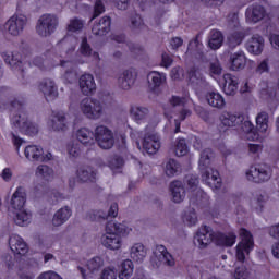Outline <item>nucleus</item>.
<instances>
[{"label":"nucleus","mask_w":279,"mask_h":279,"mask_svg":"<svg viewBox=\"0 0 279 279\" xmlns=\"http://www.w3.org/2000/svg\"><path fill=\"white\" fill-rule=\"evenodd\" d=\"M274 175V170L271 166L267 163H259L252 166L246 172V178L250 182H255V184H263L264 182H269Z\"/></svg>","instance_id":"f257e3e1"},{"label":"nucleus","mask_w":279,"mask_h":279,"mask_svg":"<svg viewBox=\"0 0 279 279\" xmlns=\"http://www.w3.org/2000/svg\"><path fill=\"white\" fill-rule=\"evenodd\" d=\"M80 110L87 119H101V114H104V106H101V101L95 98H84L80 102Z\"/></svg>","instance_id":"f03ea898"},{"label":"nucleus","mask_w":279,"mask_h":279,"mask_svg":"<svg viewBox=\"0 0 279 279\" xmlns=\"http://www.w3.org/2000/svg\"><path fill=\"white\" fill-rule=\"evenodd\" d=\"M11 125L22 134H26V136H36L38 134V125L31 122L25 113H16L11 119Z\"/></svg>","instance_id":"7ed1b4c3"},{"label":"nucleus","mask_w":279,"mask_h":279,"mask_svg":"<svg viewBox=\"0 0 279 279\" xmlns=\"http://www.w3.org/2000/svg\"><path fill=\"white\" fill-rule=\"evenodd\" d=\"M58 29V16L53 14H44L39 17L36 32L43 38H47V36H51Z\"/></svg>","instance_id":"20e7f679"},{"label":"nucleus","mask_w":279,"mask_h":279,"mask_svg":"<svg viewBox=\"0 0 279 279\" xmlns=\"http://www.w3.org/2000/svg\"><path fill=\"white\" fill-rule=\"evenodd\" d=\"M241 242L236 246V258L240 263L245 262V254L254 250V238L246 229L240 230Z\"/></svg>","instance_id":"39448f33"},{"label":"nucleus","mask_w":279,"mask_h":279,"mask_svg":"<svg viewBox=\"0 0 279 279\" xmlns=\"http://www.w3.org/2000/svg\"><path fill=\"white\" fill-rule=\"evenodd\" d=\"M94 138L101 149H112L114 147V133L105 125L95 129Z\"/></svg>","instance_id":"423d86ee"},{"label":"nucleus","mask_w":279,"mask_h":279,"mask_svg":"<svg viewBox=\"0 0 279 279\" xmlns=\"http://www.w3.org/2000/svg\"><path fill=\"white\" fill-rule=\"evenodd\" d=\"M24 155L31 162H49L51 160V153L45 154L43 147L38 145H28L24 149Z\"/></svg>","instance_id":"0eeeda50"},{"label":"nucleus","mask_w":279,"mask_h":279,"mask_svg":"<svg viewBox=\"0 0 279 279\" xmlns=\"http://www.w3.org/2000/svg\"><path fill=\"white\" fill-rule=\"evenodd\" d=\"M185 182L191 191L190 202L192 204H201L202 199L206 197V193H204V191H202V189L198 187L199 179H197V177L194 174H187L185 177Z\"/></svg>","instance_id":"6e6552de"},{"label":"nucleus","mask_w":279,"mask_h":279,"mask_svg":"<svg viewBox=\"0 0 279 279\" xmlns=\"http://www.w3.org/2000/svg\"><path fill=\"white\" fill-rule=\"evenodd\" d=\"M27 25V17L24 15H13L4 24V29L10 36H21Z\"/></svg>","instance_id":"1a4fd4ad"},{"label":"nucleus","mask_w":279,"mask_h":279,"mask_svg":"<svg viewBox=\"0 0 279 279\" xmlns=\"http://www.w3.org/2000/svg\"><path fill=\"white\" fill-rule=\"evenodd\" d=\"M2 58L5 64L12 69V71L16 72L20 75L21 80H25V69H23V61L21 58V53L14 52H4Z\"/></svg>","instance_id":"9d476101"},{"label":"nucleus","mask_w":279,"mask_h":279,"mask_svg":"<svg viewBox=\"0 0 279 279\" xmlns=\"http://www.w3.org/2000/svg\"><path fill=\"white\" fill-rule=\"evenodd\" d=\"M215 158V153L213 149L206 148L201 153V158L198 161V169L201 171V175L203 180H208V174L210 173V162Z\"/></svg>","instance_id":"9b49d317"},{"label":"nucleus","mask_w":279,"mask_h":279,"mask_svg":"<svg viewBox=\"0 0 279 279\" xmlns=\"http://www.w3.org/2000/svg\"><path fill=\"white\" fill-rule=\"evenodd\" d=\"M39 90L43 93L46 101L58 99V85H56V81L51 78H44L39 83Z\"/></svg>","instance_id":"f8f14e48"},{"label":"nucleus","mask_w":279,"mask_h":279,"mask_svg":"<svg viewBox=\"0 0 279 279\" xmlns=\"http://www.w3.org/2000/svg\"><path fill=\"white\" fill-rule=\"evenodd\" d=\"M215 236L213 235V231L210 227L204 226L203 228L198 229L196 235L194 236V243L201 250L208 247L213 243Z\"/></svg>","instance_id":"ddd939ff"},{"label":"nucleus","mask_w":279,"mask_h":279,"mask_svg":"<svg viewBox=\"0 0 279 279\" xmlns=\"http://www.w3.org/2000/svg\"><path fill=\"white\" fill-rule=\"evenodd\" d=\"M119 215V205L117 203L111 204L108 211L94 210L87 213L86 219L89 221H99V219H114Z\"/></svg>","instance_id":"4468645a"},{"label":"nucleus","mask_w":279,"mask_h":279,"mask_svg":"<svg viewBox=\"0 0 279 279\" xmlns=\"http://www.w3.org/2000/svg\"><path fill=\"white\" fill-rule=\"evenodd\" d=\"M219 120L223 128H241V124L245 121V116L223 111L220 114Z\"/></svg>","instance_id":"2eb2a0df"},{"label":"nucleus","mask_w":279,"mask_h":279,"mask_svg":"<svg viewBox=\"0 0 279 279\" xmlns=\"http://www.w3.org/2000/svg\"><path fill=\"white\" fill-rule=\"evenodd\" d=\"M143 149L150 156L160 149V136L157 133H148L144 136Z\"/></svg>","instance_id":"dca6fc26"},{"label":"nucleus","mask_w":279,"mask_h":279,"mask_svg":"<svg viewBox=\"0 0 279 279\" xmlns=\"http://www.w3.org/2000/svg\"><path fill=\"white\" fill-rule=\"evenodd\" d=\"M137 73L134 69L123 71L118 77V85L122 90H130L136 82Z\"/></svg>","instance_id":"f3484780"},{"label":"nucleus","mask_w":279,"mask_h":279,"mask_svg":"<svg viewBox=\"0 0 279 279\" xmlns=\"http://www.w3.org/2000/svg\"><path fill=\"white\" fill-rule=\"evenodd\" d=\"M246 51L253 56H260L265 49V38L260 35H253L245 44Z\"/></svg>","instance_id":"a211bd4d"},{"label":"nucleus","mask_w":279,"mask_h":279,"mask_svg":"<svg viewBox=\"0 0 279 279\" xmlns=\"http://www.w3.org/2000/svg\"><path fill=\"white\" fill-rule=\"evenodd\" d=\"M186 56L195 58V60H201L202 62L206 60V54L204 53V45L199 43L197 36L194 39L190 40L187 45Z\"/></svg>","instance_id":"6ab92c4d"},{"label":"nucleus","mask_w":279,"mask_h":279,"mask_svg":"<svg viewBox=\"0 0 279 279\" xmlns=\"http://www.w3.org/2000/svg\"><path fill=\"white\" fill-rule=\"evenodd\" d=\"M27 202V192H25V187L19 186L15 192L11 196L10 206L13 210H23L25 208V204Z\"/></svg>","instance_id":"aec40b11"},{"label":"nucleus","mask_w":279,"mask_h":279,"mask_svg":"<svg viewBox=\"0 0 279 279\" xmlns=\"http://www.w3.org/2000/svg\"><path fill=\"white\" fill-rule=\"evenodd\" d=\"M73 215V209L70 206H63L58 209L52 217V226L53 228H60V226H64L69 219H71Z\"/></svg>","instance_id":"412c9836"},{"label":"nucleus","mask_w":279,"mask_h":279,"mask_svg":"<svg viewBox=\"0 0 279 279\" xmlns=\"http://www.w3.org/2000/svg\"><path fill=\"white\" fill-rule=\"evenodd\" d=\"M10 250L13 254H19L20 256H25L28 252L27 243L25 240L17 234H12L9 239Z\"/></svg>","instance_id":"4be33fe9"},{"label":"nucleus","mask_w":279,"mask_h":279,"mask_svg":"<svg viewBox=\"0 0 279 279\" xmlns=\"http://www.w3.org/2000/svg\"><path fill=\"white\" fill-rule=\"evenodd\" d=\"M147 82L149 90L156 93L167 82V75L158 71H151L147 74Z\"/></svg>","instance_id":"5701e85b"},{"label":"nucleus","mask_w":279,"mask_h":279,"mask_svg":"<svg viewBox=\"0 0 279 279\" xmlns=\"http://www.w3.org/2000/svg\"><path fill=\"white\" fill-rule=\"evenodd\" d=\"M78 86L83 95H93L97 90V84H95V77L92 74H83L78 80Z\"/></svg>","instance_id":"b1692460"},{"label":"nucleus","mask_w":279,"mask_h":279,"mask_svg":"<svg viewBox=\"0 0 279 279\" xmlns=\"http://www.w3.org/2000/svg\"><path fill=\"white\" fill-rule=\"evenodd\" d=\"M59 64H60V66L65 69L64 78L70 84H73V82H75V80H77V71L75 70V63H73L72 61H64L62 59H59V61H56L53 63V66H59Z\"/></svg>","instance_id":"393cba45"},{"label":"nucleus","mask_w":279,"mask_h":279,"mask_svg":"<svg viewBox=\"0 0 279 279\" xmlns=\"http://www.w3.org/2000/svg\"><path fill=\"white\" fill-rule=\"evenodd\" d=\"M101 245L107 247V250H120L122 245L121 236L107 231V233L101 236Z\"/></svg>","instance_id":"a878e982"},{"label":"nucleus","mask_w":279,"mask_h":279,"mask_svg":"<svg viewBox=\"0 0 279 279\" xmlns=\"http://www.w3.org/2000/svg\"><path fill=\"white\" fill-rule=\"evenodd\" d=\"M265 8L260 4H253L246 9V19L251 21V23H258V21H263L265 19Z\"/></svg>","instance_id":"bb28decb"},{"label":"nucleus","mask_w":279,"mask_h":279,"mask_svg":"<svg viewBox=\"0 0 279 279\" xmlns=\"http://www.w3.org/2000/svg\"><path fill=\"white\" fill-rule=\"evenodd\" d=\"M230 69L231 71H242V69H245V64H247V58L245 57V52L238 51L230 54Z\"/></svg>","instance_id":"cd10ccee"},{"label":"nucleus","mask_w":279,"mask_h":279,"mask_svg":"<svg viewBox=\"0 0 279 279\" xmlns=\"http://www.w3.org/2000/svg\"><path fill=\"white\" fill-rule=\"evenodd\" d=\"M170 191L172 195V202H174V204H182V202H184V198L186 197V191L184 190L182 182H172L170 184Z\"/></svg>","instance_id":"c85d7f7f"},{"label":"nucleus","mask_w":279,"mask_h":279,"mask_svg":"<svg viewBox=\"0 0 279 279\" xmlns=\"http://www.w3.org/2000/svg\"><path fill=\"white\" fill-rule=\"evenodd\" d=\"M223 80H225L223 93L229 96L236 95V90H239V77L232 74H225Z\"/></svg>","instance_id":"c756f323"},{"label":"nucleus","mask_w":279,"mask_h":279,"mask_svg":"<svg viewBox=\"0 0 279 279\" xmlns=\"http://www.w3.org/2000/svg\"><path fill=\"white\" fill-rule=\"evenodd\" d=\"M111 20L110 16H104L96 22L92 27V33L94 36H106L110 32Z\"/></svg>","instance_id":"7c9ffc66"},{"label":"nucleus","mask_w":279,"mask_h":279,"mask_svg":"<svg viewBox=\"0 0 279 279\" xmlns=\"http://www.w3.org/2000/svg\"><path fill=\"white\" fill-rule=\"evenodd\" d=\"M202 182L207 184L209 189H213V190L221 189V178L219 177V171L213 168H210V171L207 174V180H204V178L202 177Z\"/></svg>","instance_id":"2f4dec72"},{"label":"nucleus","mask_w":279,"mask_h":279,"mask_svg":"<svg viewBox=\"0 0 279 279\" xmlns=\"http://www.w3.org/2000/svg\"><path fill=\"white\" fill-rule=\"evenodd\" d=\"M77 141L82 145H95V133L87 128H82L76 132Z\"/></svg>","instance_id":"473e14b6"},{"label":"nucleus","mask_w":279,"mask_h":279,"mask_svg":"<svg viewBox=\"0 0 279 279\" xmlns=\"http://www.w3.org/2000/svg\"><path fill=\"white\" fill-rule=\"evenodd\" d=\"M206 100L211 106V108H218V110L226 108V99H223V96H221L219 93H207Z\"/></svg>","instance_id":"72a5a7b5"},{"label":"nucleus","mask_w":279,"mask_h":279,"mask_svg":"<svg viewBox=\"0 0 279 279\" xmlns=\"http://www.w3.org/2000/svg\"><path fill=\"white\" fill-rule=\"evenodd\" d=\"M130 114L136 123H143L149 117V109L147 107L133 106L130 109Z\"/></svg>","instance_id":"f704fd0d"},{"label":"nucleus","mask_w":279,"mask_h":279,"mask_svg":"<svg viewBox=\"0 0 279 279\" xmlns=\"http://www.w3.org/2000/svg\"><path fill=\"white\" fill-rule=\"evenodd\" d=\"M76 175L80 182H93L97 172L92 167H81L76 171Z\"/></svg>","instance_id":"c9c22d12"},{"label":"nucleus","mask_w":279,"mask_h":279,"mask_svg":"<svg viewBox=\"0 0 279 279\" xmlns=\"http://www.w3.org/2000/svg\"><path fill=\"white\" fill-rule=\"evenodd\" d=\"M146 256L147 250H145V245L136 243L131 247V258L135 260V263H143Z\"/></svg>","instance_id":"e433bc0d"},{"label":"nucleus","mask_w":279,"mask_h":279,"mask_svg":"<svg viewBox=\"0 0 279 279\" xmlns=\"http://www.w3.org/2000/svg\"><path fill=\"white\" fill-rule=\"evenodd\" d=\"M51 128L54 132H64V130H66V117L64 113H56L52 116Z\"/></svg>","instance_id":"4c0bfd02"},{"label":"nucleus","mask_w":279,"mask_h":279,"mask_svg":"<svg viewBox=\"0 0 279 279\" xmlns=\"http://www.w3.org/2000/svg\"><path fill=\"white\" fill-rule=\"evenodd\" d=\"M157 252H159V260L163 263V265H167L168 267H173L175 265V259L173 258V255L167 251V247L165 245H157Z\"/></svg>","instance_id":"58836bf2"},{"label":"nucleus","mask_w":279,"mask_h":279,"mask_svg":"<svg viewBox=\"0 0 279 279\" xmlns=\"http://www.w3.org/2000/svg\"><path fill=\"white\" fill-rule=\"evenodd\" d=\"M132 274H134V263L131 259H125L120 265V272L118 275V278L130 279L132 278Z\"/></svg>","instance_id":"ea45409f"},{"label":"nucleus","mask_w":279,"mask_h":279,"mask_svg":"<svg viewBox=\"0 0 279 279\" xmlns=\"http://www.w3.org/2000/svg\"><path fill=\"white\" fill-rule=\"evenodd\" d=\"M256 128L258 132L265 134L269 130V113L262 111L256 117Z\"/></svg>","instance_id":"a19ab883"},{"label":"nucleus","mask_w":279,"mask_h":279,"mask_svg":"<svg viewBox=\"0 0 279 279\" xmlns=\"http://www.w3.org/2000/svg\"><path fill=\"white\" fill-rule=\"evenodd\" d=\"M208 45L210 49H219L223 45V35L217 29H213L209 34Z\"/></svg>","instance_id":"79ce46f5"},{"label":"nucleus","mask_w":279,"mask_h":279,"mask_svg":"<svg viewBox=\"0 0 279 279\" xmlns=\"http://www.w3.org/2000/svg\"><path fill=\"white\" fill-rule=\"evenodd\" d=\"M106 232H111V234H117L118 236L119 234H122V236H124V234L130 233V229H128L125 225L119 222H108L106 226Z\"/></svg>","instance_id":"37998d69"},{"label":"nucleus","mask_w":279,"mask_h":279,"mask_svg":"<svg viewBox=\"0 0 279 279\" xmlns=\"http://www.w3.org/2000/svg\"><path fill=\"white\" fill-rule=\"evenodd\" d=\"M190 83L192 86H202L206 80L204 78V75H202V72H199L195 68H191L187 72Z\"/></svg>","instance_id":"c03bdc74"},{"label":"nucleus","mask_w":279,"mask_h":279,"mask_svg":"<svg viewBox=\"0 0 279 279\" xmlns=\"http://www.w3.org/2000/svg\"><path fill=\"white\" fill-rule=\"evenodd\" d=\"M58 49H64L65 53H73L75 51V38L64 37L57 44Z\"/></svg>","instance_id":"a18cd8bd"},{"label":"nucleus","mask_w":279,"mask_h":279,"mask_svg":"<svg viewBox=\"0 0 279 279\" xmlns=\"http://www.w3.org/2000/svg\"><path fill=\"white\" fill-rule=\"evenodd\" d=\"M217 243L219 245H225L226 247H232V245L236 243V235L234 233H219L217 235Z\"/></svg>","instance_id":"49530a36"},{"label":"nucleus","mask_w":279,"mask_h":279,"mask_svg":"<svg viewBox=\"0 0 279 279\" xmlns=\"http://www.w3.org/2000/svg\"><path fill=\"white\" fill-rule=\"evenodd\" d=\"M180 172V163L175 161V159H169L166 162L165 173L168 178H173V175H178Z\"/></svg>","instance_id":"de8ad7c7"},{"label":"nucleus","mask_w":279,"mask_h":279,"mask_svg":"<svg viewBox=\"0 0 279 279\" xmlns=\"http://www.w3.org/2000/svg\"><path fill=\"white\" fill-rule=\"evenodd\" d=\"M243 38H245V34L242 32H234L228 36V46L230 49H234L243 43Z\"/></svg>","instance_id":"09e8293b"},{"label":"nucleus","mask_w":279,"mask_h":279,"mask_svg":"<svg viewBox=\"0 0 279 279\" xmlns=\"http://www.w3.org/2000/svg\"><path fill=\"white\" fill-rule=\"evenodd\" d=\"M29 219H32V215L27 213L26 210H17L16 216L14 218V222L16 226L25 227L29 226Z\"/></svg>","instance_id":"8fccbe9b"},{"label":"nucleus","mask_w":279,"mask_h":279,"mask_svg":"<svg viewBox=\"0 0 279 279\" xmlns=\"http://www.w3.org/2000/svg\"><path fill=\"white\" fill-rule=\"evenodd\" d=\"M82 29H84V21L77 17L71 19L66 26V32L69 34H75L82 32Z\"/></svg>","instance_id":"3c124183"},{"label":"nucleus","mask_w":279,"mask_h":279,"mask_svg":"<svg viewBox=\"0 0 279 279\" xmlns=\"http://www.w3.org/2000/svg\"><path fill=\"white\" fill-rule=\"evenodd\" d=\"M104 267V259L99 256L93 257L87 262V269L90 274H97Z\"/></svg>","instance_id":"603ef678"},{"label":"nucleus","mask_w":279,"mask_h":279,"mask_svg":"<svg viewBox=\"0 0 279 279\" xmlns=\"http://www.w3.org/2000/svg\"><path fill=\"white\" fill-rule=\"evenodd\" d=\"M108 165L113 173H121V169H123V158L113 156L109 159Z\"/></svg>","instance_id":"864d4df0"},{"label":"nucleus","mask_w":279,"mask_h":279,"mask_svg":"<svg viewBox=\"0 0 279 279\" xmlns=\"http://www.w3.org/2000/svg\"><path fill=\"white\" fill-rule=\"evenodd\" d=\"M36 175L44 178V180H51L53 178V169L49 168V166L40 165L36 169Z\"/></svg>","instance_id":"5fc2aeb1"},{"label":"nucleus","mask_w":279,"mask_h":279,"mask_svg":"<svg viewBox=\"0 0 279 279\" xmlns=\"http://www.w3.org/2000/svg\"><path fill=\"white\" fill-rule=\"evenodd\" d=\"M130 27L134 31L145 29V22H143V17L137 13H133L130 17Z\"/></svg>","instance_id":"6e6d98bb"},{"label":"nucleus","mask_w":279,"mask_h":279,"mask_svg":"<svg viewBox=\"0 0 279 279\" xmlns=\"http://www.w3.org/2000/svg\"><path fill=\"white\" fill-rule=\"evenodd\" d=\"M174 154L179 158L182 156H186L189 154V146L186 145V140L184 138H179L177 141V145L174 148Z\"/></svg>","instance_id":"4d7b16f0"},{"label":"nucleus","mask_w":279,"mask_h":279,"mask_svg":"<svg viewBox=\"0 0 279 279\" xmlns=\"http://www.w3.org/2000/svg\"><path fill=\"white\" fill-rule=\"evenodd\" d=\"M183 222L186 226H195V223H197V214L195 213V209L190 208L184 213Z\"/></svg>","instance_id":"13d9d810"},{"label":"nucleus","mask_w":279,"mask_h":279,"mask_svg":"<svg viewBox=\"0 0 279 279\" xmlns=\"http://www.w3.org/2000/svg\"><path fill=\"white\" fill-rule=\"evenodd\" d=\"M223 68H221V63L219 60L215 59L209 63V73L210 75H221Z\"/></svg>","instance_id":"bf43d9fd"},{"label":"nucleus","mask_w":279,"mask_h":279,"mask_svg":"<svg viewBox=\"0 0 279 279\" xmlns=\"http://www.w3.org/2000/svg\"><path fill=\"white\" fill-rule=\"evenodd\" d=\"M81 53L86 58H88L89 56H93V48H90V45L88 44V39L86 37L82 38Z\"/></svg>","instance_id":"052dcab7"},{"label":"nucleus","mask_w":279,"mask_h":279,"mask_svg":"<svg viewBox=\"0 0 279 279\" xmlns=\"http://www.w3.org/2000/svg\"><path fill=\"white\" fill-rule=\"evenodd\" d=\"M68 153L73 157L77 158L82 154V148H80V144L75 142H71L68 144Z\"/></svg>","instance_id":"680f3d73"},{"label":"nucleus","mask_w":279,"mask_h":279,"mask_svg":"<svg viewBox=\"0 0 279 279\" xmlns=\"http://www.w3.org/2000/svg\"><path fill=\"white\" fill-rule=\"evenodd\" d=\"M241 130L245 132V134H248V136H252L254 134V124L250 120H245L240 124Z\"/></svg>","instance_id":"e2e57ef3"},{"label":"nucleus","mask_w":279,"mask_h":279,"mask_svg":"<svg viewBox=\"0 0 279 279\" xmlns=\"http://www.w3.org/2000/svg\"><path fill=\"white\" fill-rule=\"evenodd\" d=\"M100 279H117V268H105L101 272Z\"/></svg>","instance_id":"0e129e2a"},{"label":"nucleus","mask_w":279,"mask_h":279,"mask_svg":"<svg viewBox=\"0 0 279 279\" xmlns=\"http://www.w3.org/2000/svg\"><path fill=\"white\" fill-rule=\"evenodd\" d=\"M256 73L263 75V73H269V59H264L256 68Z\"/></svg>","instance_id":"69168bd1"},{"label":"nucleus","mask_w":279,"mask_h":279,"mask_svg":"<svg viewBox=\"0 0 279 279\" xmlns=\"http://www.w3.org/2000/svg\"><path fill=\"white\" fill-rule=\"evenodd\" d=\"M235 279H247L250 278V272H247V268L244 266L238 267L234 272Z\"/></svg>","instance_id":"338daca9"},{"label":"nucleus","mask_w":279,"mask_h":279,"mask_svg":"<svg viewBox=\"0 0 279 279\" xmlns=\"http://www.w3.org/2000/svg\"><path fill=\"white\" fill-rule=\"evenodd\" d=\"M170 77L172 80H182L184 77V70L180 66L172 68Z\"/></svg>","instance_id":"774afa93"}]
</instances>
